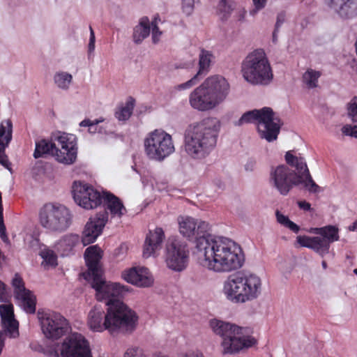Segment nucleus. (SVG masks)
Listing matches in <instances>:
<instances>
[{
    "label": "nucleus",
    "instance_id": "f257e3e1",
    "mask_svg": "<svg viewBox=\"0 0 357 357\" xmlns=\"http://www.w3.org/2000/svg\"><path fill=\"white\" fill-rule=\"evenodd\" d=\"M178 224L183 236L189 240L195 239L197 254L204 268L222 273L237 270L243 266L244 258L238 244L227 238L206 234L210 229L208 222L190 216H179Z\"/></svg>",
    "mask_w": 357,
    "mask_h": 357
},
{
    "label": "nucleus",
    "instance_id": "f03ea898",
    "mask_svg": "<svg viewBox=\"0 0 357 357\" xmlns=\"http://www.w3.org/2000/svg\"><path fill=\"white\" fill-rule=\"evenodd\" d=\"M285 160L295 170L286 165H280L272 167L270 172V183L281 195H287L294 187L300 184H303L310 192L320 191V187L315 183L310 174L304 158L288 151L285 154Z\"/></svg>",
    "mask_w": 357,
    "mask_h": 357
},
{
    "label": "nucleus",
    "instance_id": "7ed1b4c3",
    "mask_svg": "<svg viewBox=\"0 0 357 357\" xmlns=\"http://www.w3.org/2000/svg\"><path fill=\"white\" fill-rule=\"evenodd\" d=\"M221 123L215 117H207L190 124L184 135V149L193 159H203L216 145Z\"/></svg>",
    "mask_w": 357,
    "mask_h": 357
},
{
    "label": "nucleus",
    "instance_id": "20e7f679",
    "mask_svg": "<svg viewBox=\"0 0 357 357\" xmlns=\"http://www.w3.org/2000/svg\"><path fill=\"white\" fill-rule=\"evenodd\" d=\"M230 93V85L221 75L208 77L189 96L190 106L200 112L214 109L222 104Z\"/></svg>",
    "mask_w": 357,
    "mask_h": 357
},
{
    "label": "nucleus",
    "instance_id": "39448f33",
    "mask_svg": "<svg viewBox=\"0 0 357 357\" xmlns=\"http://www.w3.org/2000/svg\"><path fill=\"white\" fill-rule=\"evenodd\" d=\"M262 291V281L256 274L238 271L229 275L223 282L222 293L234 303H245L257 299Z\"/></svg>",
    "mask_w": 357,
    "mask_h": 357
},
{
    "label": "nucleus",
    "instance_id": "423d86ee",
    "mask_svg": "<svg viewBox=\"0 0 357 357\" xmlns=\"http://www.w3.org/2000/svg\"><path fill=\"white\" fill-rule=\"evenodd\" d=\"M213 332L222 338L221 347L225 354H233L252 347L256 340L249 335L247 328L234 324L213 319L209 322Z\"/></svg>",
    "mask_w": 357,
    "mask_h": 357
},
{
    "label": "nucleus",
    "instance_id": "0eeeda50",
    "mask_svg": "<svg viewBox=\"0 0 357 357\" xmlns=\"http://www.w3.org/2000/svg\"><path fill=\"white\" fill-rule=\"evenodd\" d=\"M241 72L243 79L254 86H268L273 79L270 62L261 50H256L243 59Z\"/></svg>",
    "mask_w": 357,
    "mask_h": 357
},
{
    "label": "nucleus",
    "instance_id": "6e6552de",
    "mask_svg": "<svg viewBox=\"0 0 357 357\" xmlns=\"http://www.w3.org/2000/svg\"><path fill=\"white\" fill-rule=\"evenodd\" d=\"M245 123H255L259 137L268 142L277 139L282 126L273 109L266 107L244 113L235 125L240 126Z\"/></svg>",
    "mask_w": 357,
    "mask_h": 357
},
{
    "label": "nucleus",
    "instance_id": "1a4fd4ad",
    "mask_svg": "<svg viewBox=\"0 0 357 357\" xmlns=\"http://www.w3.org/2000/svg\"><path fill=\"white\" fill-rule=\"evenodd\" d=\"M105 318L107 331L112 335L132 331L137 321L135 312L121 300L114 301L108 306Z\"/></svg>",
    "mask_w": 357,
    "mask_h": 357
},
{
    "label": "nucleus",
    "instance_id": "9d476101",
    "mask_svg": "<svg viewBox=\"0 0 357 357\" xmlns=\"http://www.w3.org/2000/svg\"><path fill=\"white\" fill-rule=\"evenodd\" d=\"M73 215L66 206L58 203H47L39 210L38 220L40 225L50 231L61 232L72 223Z\"/></svg>",
    "mask_w": 357,
    "mask_h": 357
},
{
    "label": "nucleus",
    "instance_id": "9b49d317",
    "mask_svg": "<svg viewBox=\"0 0 357 357\" xmlns=\"http://www.w3.org/2000/svg\"><path fill=\"white\" fill-rule=\"evenodd\" d=\"M144 152L152 160L162 162L175 151L171 135L162 129L149 132L144 140Z\"/></svg>",
    "mask_w": 357,
    "mask_h": 357
},
{
    "label": "nucleus",
    "instance_id": "f8f14e48",
    "mask_svg": "<svg viewBox=\"0 0 357 357\" xmlns=\"http://www.w3.org/2000/svg\"><path fill=\"white\" fill-rule=\"evenodd\" d=\"M338 231V228L333 225L311 228L310 232L319 236H298L296 242L301 246L312 249L323 257L328 253L330 244L339 240Z\"/></svg>",
    "mask_w": 357,
    "mask_h": 357
},
{
    "label": "nucleus",
    "instance_id": "ddd939ff",
    "mask_svg": "<svg viewBox=\"0 0 357 357\" xmlns=\"http://www.w3.org/2000/svg\"><path fill=\"white\" fill-rule=\"evenodd\" d=\"M91 286L96 291V298L99 301L105 302L107 306L112 305L114 301L120 300L129 290L128 286L120 283L107 282L102 273L91 277L88 280Z\"/></svg>",
    "mask_w": 357,
    "mask_h": 357
},
{
    "label": "nucleus",
    "instance_id": "4468645a",
    "mask_svg": "<svg viewBox=\"0 0 357 357\" xmlns=\"http://www.w3.org/2000/svg\"><path fill=\"white\" fill-rule=\"evenodd\" d=\"M188 259L187 244L176 238H169L165 249L167 266L174 271L181 272L187 267Z\"/></svg>",
    "mask_w": 357,
    "mask_h": 357
},
{
    "label": "nucleus",
    "instance_id": "2eb2a0df",
    "mask_svg": "<svg viewBox=\"0 0 357 357\" xmlns=\"http://www.w3.org/2000/svg\"><path fill=\"white\" fill-rule=\"evenodd\" d=\"M38 318L43 333L49 339H59L68 330V323L59 313L52 311H38Z\"/></svg>",
    "mask_w": 357,
    "mask_h": 357
},
{
    "label": "nucleus",
    "instance_id": "dca6fc26",
    "mask_svg": "<svg viewBox=\"0 0 357 357\" xmlns=\"http://www.w3.org/2000/svg\"><path fill=\"white\" fill-rule=\"evenodd\" d=\"M72 192L75 203L85 209L97 208L102 203L103 192L85 182L74 181Z\"/></svg>",
    "mask_w": 357,
    "mask_h": 357
},
{
    "label": "nucleus",
    "instance_id": "f3484780",
    "mask_svg": "<svg viewBox=\"0 0 357 357\" xmlns=\"http://www.w3.org/2000/svg\"><path fill=\"white\" fill-rule=\"evenodd\" d=\"M57 142L55 149L56 160L65 165L74 163L77 158V139L74 135L59 132L54 135Z\"/></svg>",
    "mask_w": 357,
    "mask_h": 357
},
{
    "label": "nucleus",
    "instance_id": "a211bd4d",
    "mask_svg": "<svg viewBox=\"0 0 357 357\" xmlns=\"http://www.w3.org/2000/svg\"><path fill=\"white\" fill-rule=\"evenodd\" d=\"M59 350L61 357H92L87 340L77 333L67 337Z\"/></svg>",
    "mask_w": 357,
    "mask_h": 357
},
{
    "label": "nucleus",
    "instance_id": "6ab92c4d",
    "mask_svg": "<svg viewBox=\"0 0 357 357\" xmlns=\"http://www.w3.org/2000/svg\"><path fill=\"white\" fill-rule=\"evenodd\" d=\"M11 284L17 304L25 312L34 314L36 309V297L31 291L25 287L23 279L19 274L15 275Z\"/></svg>",
    "mask_w": 357,
    "mask_h": 357
},
{
    "label": "nucleus",
    "instance_id": "aec40b11",
    "mask_svg": "<svg viewBox=\"0 0 357 357\" xmlns=\"http://www.w3.org/2000/svg\"><path fill=\"white\" fill-rule=\"evenodd\" d=\"M121 277L127 282L138 287H149L154 282L151 273L144 266H135L126 269L122 272Z\"/></svg>",
    "mask_w": 357,
    "mask_h": 357
},
{
    "label": "nucleus",
    "instance_id": "412c9836",
    "mask_svg": "<svg viewBox=\"0 0 357 357\" xmlns=\"http://www.w3.org/2000/svg\"><path fill=\"white\" fill-rule=\"evenodd\" d=\"M108 219L107 212H102L91 217L86 224L83 231L82 243L84 245L93 243L101 234Z\"/></svg>",
    "mask_w": 357,
    "mask_h": 357
},
{
    "label": "nucleus",
    "instance_id": "4be33fe9",
    "mask_svg": "<svg viewBox=\"0 0 357 357\" xmlns=\"http://www.w3.org/2000/svg\"><path fill=\"white\" fill-rule=\"evenodd\" d=\"M329 10L342 20L357 17V0H324Z\"/></svg>",
    "mask_w": 357,
    "mask_h": 357
},
{
    "label": "nucleus",
    "instance_id": "5701e85b",
    "mask_svg": "<svg viewBox=\"0 0 357 357\" xmlns=\"http://www.w3.org/2000/svg\"><path fill=\"white\" fill-rule=\"evenodd\" d=\"M164 238L165 233L162 228L156 227L153 230H150L144 241L143 257L144 258L157 257L162 249Z\"/></svg>",
    "mask_w": 357,
    "mask_h": 357
},
{
    "label": "nucleus",
    "instance_id": "b1692460",
    "mask_svg": "<svg viewBox=\"0 0 357 357\" xmlns=\"http://www.w3.org/2000/svg\"><path fill=\"white\" fill-rule=\"evenodd\" d=\"M102 250L98 245L87 248L84 252V258L88 266V271L84 273V278L91 280V277L101 274L100 261L102 258Z\"/></svg>",
    "mask_w": 357,
    "mask_h": 357
},
{
    "label": "nucleus",
    "instance_id": "393cba45",
    "mask_svg": "<svg viewBox=\"0 0 357 357\" xmlns=\"http://www.w3.org/2000/svg\"><path fill=\"white\" fill-rule=\"evenodd\" d=\"M0 316L2 330L7 331L11 338L17 337L19 335L18 322L14 318L13 305H0Z\"/></svg>",
    "mask_w": 357,
    "mask_h": 357
},
{
    "label": "nucleus",
    "instance_id": "a878e982",
    "mask_svg": "<svg viewBox=\"0 0 357 357\" xmlns=\"http://www.w3.org/2000/svg\"><path fill=\"white\" fill-rule=\"evenodd\" d=\"M12 121L10 119L2 121L0 125V164L6 168H8L9 162L5 150L12 139Z\"/></svg>",
    "mask_w": 357,
    "mask_h": 357
},
{
    "label": "nucleus",
    "instance_id": "bb28decb",
    "mask_svg": "<svg viewBox=\"0 0 357 357\" xmlns=\"http://www.w3.org/2000/svg\"><path fill=\"white\" fill-rule=\"evenodd\" d=\"M79 243V236L68 234L62 236L55 244L56 250L63 257L74 253L75 247Z\"/></svg>",
    "mask_w": 357,
    "mask_h": 357
},
{
    "label": "nucleus",
    "instance_id": "cd10ccee",
    "mask_svg": "<svg viewBox=\"0 0 357 357\" xmlns=\"http://www.w3.org/2000/svg\"><path fill=\"white\" fill-rule=\"evenodd\" d=\"M102 202H104L106 208L114 218L117 217L120 218L127 212L126 207L119 198L110 192H103Z\"/></svg>",
    "mask_w": 357,
    "mask_h": 357
},
{
    "label": "nucleus",
    "instance_id": "c85d7f7f",
    "mask_svg": "<svg viewBox=\"0 0 357 357\" xmlns=\"http://www.w3.org/2000/svg\"><path fill=\"white\" fill-rule=\"evenodd\" d=\"M101 307L95 306L89 313L88 324L93 331L102 332L107 330L106 318Z\"/></svg>",
    "mask_w": 357,
    "mask_h": 357
},
{
    "label": "nucleus",
    "instance_id": "c756f323",
    "mask_svg": "<svg viewBox=\"0 0 357 357\" xmlns=\"http://www.w3.org/2000/svg\"><path fill=\"white\" fill-rule=\"evenodd\" d=\"M151 25L147 17H143L139 20V24L133 29L132 38L134 43L139 44L149 36Z\"/></svg>",
    "mask_w": 357,
    "mask_h": 357
},
{
    "label": "nucleus",
    "instance_id": "7c9ffc66",
    "mask_svg": "<svg viewBox=\"0 0 357 357\" xmlns=\"http://www.w3.org/2000/svg\"><path fill=\"white\" fill-rule=\"evenodd\" d=\"M56 144L46 139H41L36 142V148L33 153L35 158L43 157L45 154H52L55 156Z\"/></svg>",
    "mask_w": 357,
    "mask_h": 357
},
{
    "label": "nucleus",
    "instance_id": "2f4dec72",
    "mask_svg": "<svg viewBox=\"0 0 357 357\" xmlns=\"http://www.w3.org/2000/svg\"><path fill=\"white\" fill-rule=\"evenodd\" d=\"M54 84L59 89L67 91L73 82V75L68 72L58 71L53 77Z\"/></svg>",
    "mask_w": 357,
    "mask_h": 357
},
{
    "label": "nucleus",
    "instance_id": "473e14b6",
    "mask_svg": "<svg viewBox=\"0 0 357 357\" xmlns=\"http://www.w3.org/2000/svg\"><path fill=\"white\" fill-rule=\"evenodd\" d=\"M213 59V55L209 51L202 50L199 54V70L196 75H206L210 68L211 63Z\"/></svg>",
    "mask_w": 357,
    "mask_h": 357
},
{
    "label": "nucleus",
    "instance_id": "72a5a7b5",
    "mask_svg": "<svg viewBox=\"0 0 357 357\" xmlns=\"http://www.w3.org/2000/svg\"><path fill=\"white\" fill-rule=\"evenodd\" d=\"M320 76V71L309 68L303 75V82L307 89L316 88Z\"/></svg>",
    "mask_w": 357,
    "mask_h": 357
},
{
    "label": "nucleus",
    "instance_id": "f704fd0d",
    "mask_svg": "<svg viewBox=\"0 0 357 357\" xmlns=\"http://www.w3.org/2000/svg\"><path fill=\"white\" fill-rule=\"evenodd\" d=\"M233 8L227 0H220L218 5V15L222 21H227L231 16Z\"/></svg>",
    "mask_w": 357,
    "mask_h": 357
},
{
    "label": "nucleus",
    "instance_id": "c9c22d12",
    "mask_svg": "<svg viewBox=\"0 0 357 357\" xmlns=\"http://www.w3.org/2000/svg\"><path fill=\"white\" fill-rule=\"evenodd\" d=\"M40 256L43 258V264L45 266H56L57 265V257L54 252L50 249H43L40 252Z\"/></svg>",
    "mask_w": 357,
    "mask_h": 357
},
{
    "label": "nucleus",
    "instance_id": "e433bc0d",
    "mask_svg": "<svg viewBox=\"0 0 357 357\" xmlns=\"http://www.w3.org/2000/svg\"><path fill=\"white\" fill-rule=\"evenodd\" d=\"M277 221L278 223H280L281 225L289 229L291 231H292L294 233H298L300 230V227L298 225L291 221L289 218L282 213H281L280 211H277L275 213Z\"/></svg>",
    "mask_w": 357,
    "mask_h": 357
},
{
    "label": "nucleus",
    "instance_id": "4c0bfd02",
    "mask_svg": "<svg viewBox=\"0 0 357 357\" xmlns=\"http://www.w3.org/2000/svg\"><path fill=\"white\" fill-rule=\"evenodd\" d=\"M133 103L127 102L126 105L121 107L115 112V116L119 121H126L131 116L133 110Z\"/></svg>",
    "mask_w": 357,
    "mask_h": 357
},
{
    "label": "nucleus",
    "instance_id": "58836bf2",
    "mask_svg": "<svg viewBox=\"0 0 357 357\" xmlns=\"http://www.w3.org/2000/svg\"><path fill=\"white\" fill-rule=\"evenodd\" d=\"M104 121L103 118H99L98 119H95L91 121L89 119H84L79 123V126L81 127H88L89 132L90 133H96L97 132H100L98 128V124Z\"/></svg>",
    "mask_w": 357,
    "mask_h": 357
},
{
    "label": "nucleus",
    "instance_id": "ea45409f",
    "mask_svg": "<svg viewBox=\"0 0 357 357\" xmlns=\"http://www.w3.org/2000/svg\"><path fill=\"white\" fill-rule=\"evenodd\" d=\"M347 114L353 122L357 123V96H354L347 105Z\"/></svg>",
    "mask_w": 357,
    "mask_h": 357
},
{
    "label": "nucleus",
    "instance_id": "a19ab883",
    "mask_svg": "<svg viewBox=\"0 0 357 357\" xmlns=\"http://www.w3.org/2000/svg\"><path fill=\"white\" fill-rule=\"evenodd\" d=\"M195 9V0H181V10L186 16H190Z\"/></svg>",
    "mask_w": 357,
    "mask_h": 357
},
{
    "label": "nucleus",
    "instance_id": "79ce46f5",
    "mask_svg": "<svg viewBox=\"0 0 357 357\" xmlns=\"http://www.w3.org/2000/svg\"><path fill=\"white\" fill-rule=\"evenodd\" d=\"M156 20L157 18L155 17L154 20L151 22L152 40L153 43H158L162 35V32L159 30V28L156 24Z\"/></svg>",
    "mask_w": 357,
    "mask_h": 357
},
{
    "label": "nucleus",
    "instance_id": "37998d69",
    "mask_svg": "<svg viewBox=\"0 0 357 357\" xmlns=\"http://www.w3.org/2000/svg\"><path fill=\"white\" fill-rule=\"evenodd\" d=\"M254 8L250 11V14L255 16L259 10L266 5L267 0H252Z\"/></svg>",
    "mask_w": 357,
    "mask_h": 357
},
{
    "label": "nucleus",
    "instance_id": "c03bdc74",
    "mask_svg": "<svg viewBox=\"0 0 357 357\" xmlns=\"http://www.w3.org/2000/svg\"><path fill=\"white\" fill-rule=\"evenodd\" d=\"M342 133L357 138V126L346 125L342 128Z\"/></svg>",
    "mask_w": 357,
    "mask_h": 357
},
{
    "label": "nucleus",
    "instance_id": "a18cd8bd",
    "mask_svg": "<svg viewBox=\"0 0 357 357\" xmlns=\"http://www.w3.org/2000/svg\"><path fill=\"white\" fill-rule=\"evenodd\" d=\"M198 75H195L192 78H191L190 80L187 81L185 83L178 84L176 86V89L178 90H185L191 88L192 86H194L197 82L198 79Z\"/></svg>",
    "mask_w": 357,
    "mask_h": 357
},
{
    "label": "nucleus",
    "instance_id": "49530a36",
    "mask_svg": "<svg viewBox=\"0 0 357 357\" xmlns=\"http://www.w3.org/2000/svg\"><path fill=\"white\" fill-rule=\"evenodd\" d=\"M198 75H195L192 78H191L190 80L187 81L185 83L178 84L176 86V89L178 90H185L191 88L192 86H194L197 82L198 79Z\"/></svg>",
    "mask_w": 357,
    "mask_h": 357
},
{
    "label": "nucleus",
    "instance_id": "de8ad7c7",
    "mask_svg": "<svg viewBox=\"0 0 357 357\" xmlns=\"http://www.w3.org/2000/svg\"><path fill=\"white\" fill-rule=\"evenodd\" d=\"M8 298V292L6 285L0 281V302H6Z\"/></svg>",
    "mask_w": 357,
    "mask_h": 357
},
{
    "label": "nucleus",
    "instance_id": "09e8293b",
    "mask_svg": "<svg viewBox=\"0 0 357 357\" xmlns=\"http://www.w3.org/2000/svg\"><path fill=\"white\" fill-rule=\"evenodd\" d=\"M6 333H8L7 331L1 330L0 331V356L1 355L3 349L5 347Z\"/></svg>",
    "mask_w": 357,
    "mask_h": 357
},
{
    "label": "nucleus",
    "instance_id": "8fccbe9b",
    "mask_svg": "<svg viewBox=\"0 0 357 357\" xmlns=\"http://www.w3.org/2000/svg\"><path fill=\"white\" fill-rule=\"evenodd\" d=\"M179 357H204V355L199 351H189L182 353Z\"/></svg>",
    "mask_w": 357,
    "mask_h": 357
},
{
    "label": "nucleus",
    "instance_id": "3c124183",
    "mask_svg": "<svg viewBox=\"0 0 357 357\" xmlns=\"http://www.w3.org/2000/svg\"><path fill=\"white\" fill-rule=\"evenodd\" d=\"M285 20L284 15L282 13H280L278 15L277 21L275 23V28L276 30H279L280 27L282 26V24L284 23Z\"/></svg>",
    "mask_w": 357,
    "mask_h": 357
},
{
    "label": "nucleus",
    "instance_id": "603ef678",
    "mask_svg": "<svg viewBox=\"0 0 357 357\" xmlns=\"http://www.w3.org/2000/svg\"><path fill=\"white\" fill-rule=\"evenodd\" d=\"M298 205L300 208L305 211H309L311 210V205L310 203L305 202V201H300L298 202Z\"/></svg>",
    "mask_w": 357,
    "mask_h": 357
},
{
    "label": "nucleus",
    "instance_id": "864d4df0",
    "mask_svg": "<svg viewBox=\"0 0 357 357\" xmlns=\"http://www.w3.org/2000/svg\"><path fill=\"white\" fill-rule=\"evenodd\" d=\"M255 166V162L253 160H249L245 165L246 171H253Z\"/></svg>",
    "mask_w": 357,
    "mask_h": 357
},
{
    "label": "nucleus",
    "instance_id": "5fc2aeb1",
    "mask_svg": "<svg viewBox=\"0 0 357 357\" xmlns=\"http://www.w3.org/2000/svg\"><path fill=\"white\" fill-rule=\"evenodd\" d=\"M246 11L244 10H241L236 14V20L239 22H243L245 17Z\"/></svg>",
    "mask_w": 357,
    "mask_h": 357
},
{
    "label": "nucleus",
    "instance_id": "6e6d98bb",
    "mask_svg": "<svg viewBox=\"0 0 357 357\" xmlns=\"http://www.w3.org/2000/svg\"><path fill=\"white\" fill-rule=\"evenodd\" d=\"M95 33L91 27H90V38H89V42L90 43H95Z\"/></svg>",
    "mask_w": 357,
    "mask_h": 357
},
{
    "label": "nucleus",
    "instance_id": "4d7b16f0",
    "mask_svg": "<svg viewBox=\"0 0 357 357\" xmlns=\"http://www.w3.org/2000/svg\"><path fill=\"white\" fill-rule=\"evenodd\" d=\"M349 231H356L357 230V220L355 221L349 227Z\"/></svg>",
    "mask_w": 357,
    "mask_h": 357
},
{
    "label": "nucleus",
    "instance_id": "13d9d810",
    "mask_svg": "<svg viewBox=\"0 0 357 357\" xmlns=\"http://www.w3.org/2000/svg\"><path fill=\"white\" fill-rule=\"evenodd\" d=\"M95 50V43H89V52H93Z\"/></svg>",
    "mask_w": 357,
    "mask_h": 357
},
{
    "label": "nucleus",
    "instance_id": "bf43d9fd",
    "mask_svg": "<svg viewBox=\"0 0 357 357\" xmlns=\"http://www.w3.org/2000/svg\"><path fill=\"white\" fill-rule=\"evenodd\" d=\"M279 30H276V29L275 28V30L273 33V41L274 43H275L277 41V33L278 32Z\"/></svg>",
    "mask_w": 357,
    "mask_h": 357
},
{
    "label": "nucleus",
    "instance_id": "052dcab7",
    "mask_svg": "<svg viewBox=\"0 0 357 357\" xmlns=\"http://www.w3.org/2000/svg\"><path fill=\"white\" fill-rule=\"evenodd\" d=\"M321 266H322L324 269H326L327 268V264H326V262L325 261H322Z\"/></svg>",
    "mask_w": 357,
    "mask_h": 357
},
{
    "label": "nucleus",
    "instance_id": "680f3d73",
    "mask_svg": "<svg viewBox=\"0 0 357 357\" xmlns=\"http://www.w3.org/2000/svg\"><path fill=\"white\" fill-rule=\"evenodd\" d=\"M354 274L357 275V268H355V269L354 270Z\"/></svg>",
    "mask_w": 357,
    "mask_h": 357
}]
</instances>
